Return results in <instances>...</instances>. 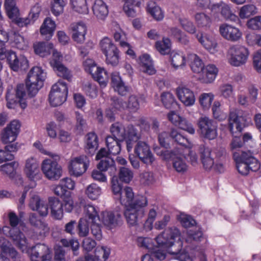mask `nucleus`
<instances>
[{
	"label": "nucleus",
	"instance_id": "1",
	"mask_svg": "<svg viewBox=\"0 0 261 261\" xmlns=\"http://www.w3.org/2000/svg\"><path fill=\"white\" fill-rule=\"evenodd\" d=\"M116 198L125 206L124 215L127 223L130 226L137 225L139 220L144 216V208L148 204L147 198L142 195L135 197L133 189L126 186Z\"/></svg>",
	"mask_w": 261,
	"mask_h": 261
},
{
	"label": "nucleus",
	"instance_id": "2",
	"mask_svg": "<svg viewBox=\"0 0 261 261\" xmlns=\"http://www.w3.org/2000/svg\"><path fill=\"white\" fill-rule=\"evenodd\" d=\"M46 73L40 67H33L28 74L26 86L28 95L33 97L43 86Z\"/></svg>",
	"mask_w": 261,
	"mask_h": 261
},
{
	"label": "nucleus",
	"instance_id": "3",
	"mask_svg": "<svg viewBox=\"0 0 261 261\" xmlns=\"http://www.w3.org/2000/svg\"><path fill=\"white\" fill-rule=\"evenodd\" d=\"M99 46L106 56V63L113 67L117 66L120 59L119 50L112 39L104 37L100 41Z\"/></svg>",
	"mask_w": 261,
	"mask_h": 261
},
{
	"label": "nucleus",
	"instance_id": "4",
	"mask_svg": "<svg viewBox=\"0 0 261 261\" xmlns=\"http://www.w3.org/2000/svg\"><path fill=\"white\" fill-rule=\"evenodd\" d=\"M199 154L203 167L206 170H210L214 166L216 159L225 154V150L224 148H219L213 151L207 146L201 145L199 148Z\"/></svg>",
	"mask_w": 261,
	"mask_h": 261
},
{
	"label": "nucleus",
	"instance_id": "5",
	"mask_svg": "<svg viewBox=\"0 0 261 261\" xmlns=\"http://www.w3.org/2000/svg\"><path fill=\"white\" fill-rule=\"evenodd\" d=\"M55 160L51 159L44 160L41 164V170L45 176L49 180L55 181L58 180L62 176V168L57 163L60 159L58 154L51 155Z\"/></svg>",
	"mask_w": 261,
	"mask_h": 261
},
{
	"label": "nucleus",
	"instance_id": "6",
	"mask_svg": "<svg viewBox=\"0 0 261 261\" xmlns=\"http://www.w3.org/2000/svg\"><path fill=\"white\" fill-rule=\"evenodd\" d=\"M249 51L247 48L240 45H233L228 50V62L232 66H240L247 60Z\"/></svg>",
	"mask_w": 261,
	"mask_h": 261
},
{
	"label": "nucleus",
	"instance_id": "7",
	"mask_svg": "<svg viewBox=\"0 0 261 261\" xmlns=\"http://www.w3.org/2000/svg\"><path fill=\"white\" fill-rule=\"evenodd\" d=\"M68 89L65 82L62 80L54 84L49 94V100L53 107L61 105L66 100Z\"/></svg>",
	"mask_w": 261,
	"mask_h": 261
},
{
	"label": "nucleus",
	"instance_id": "8",
	"mask_svg": "<svg viewBox=\"0 0 261 261\" xmlns=\"http://www.w3.org/2000/svg\"><path fill=\"white\" fill-rule=\"evenodd\" d=\"M198 132L203 138L213 140L217 136V123L206 116H202L197 121Z\"/></svg>",
	"mask_w": 261,
	"mask_h": 261
},
{
	"label": "nucleus",
	"instance_id": "9",
	"mask_svg": "<svg viewBox=\"0 0 261 261\" xmlns=\"http://www.w3.org/2000/svg\"><path fill=\"white\" fill-rule=\"evenodd\" d=\"M27 86L23 84H18L15 89V95L9 90L8 91L6 95L7 101V107L10 109L14 108L15 104L18 103L22 109H25L27 106L25 101L26 95Z\"/></svg>",
	"mask_w": 261,
	"mask_h": 261
},
{
	"label": "nucleus",
	"instance_id": "10",
	"mask_svg": "<svg viewBox=\"0 0 261 261\" xmlns=\"http://www.w3.org/2000/svg\"><path fill=\"white\" fill-rule=\"evenodd\" d=\"M169 138H171L177 143L183 146H187L191 144L189 139L181 135L177 129L171 128L169 133L163 132L159 135L158 140L160 145L167 148L169 145L168 141Z\"/></svg>",
	"mask_w": 261,
	"mask_h": 261
},
{
	"label": "nucleus",
	"instance_id": "11",
	"mask_svg": "<svg viewBox=\"0 0 261 261\" xmlns=\"http://www.w3.org/2000/svg\"><path fill=\"white\" fill-rule=\"evenodd\" d=\"M247 121L242 111L234 109L230 111L228 118V128L232 135L237 132H241Z\"/></svg>",
	"mask_w": 261,
	"mask_h": 261
},
{
	"label": "nucleus",
	"instance_id": "12",
	"mask_svg": "<svg viewBox=\"0 0 261 261\" xmlns=\"http://www.w3.org/2000/svg\"><path fill=\"white\" fill-rule=\"evenodd\" d=\"M90 161L85 155L74 158L70 163L69 169L71 174L79 177L84 174L89 167Z\"/></svg>",
	"mask_w": 261,
	"mask_h": 261
},
{
	"label": "nucleus",
	"instance_id": "13",
	"mask_svg": "<svg viewBox=\"0 0 261 261\" xmlns=\"http://www.w3.org/2000/svg\"><path fill=\"white\" fill-rule=\"evenodd\" d=\"M134 152L144 164L151 165L155 160L149 145L144 141H138L134 147Z\"/></svg>",
	"mask_w": 261,
	"mask_h": 261
},
{
	"label": "nucleus",
	"instance_id": "14",
	"mask_svg": "<svg viewBox=\"0 0 261 261\" xmlns=\"http://www.w3.org/2000/svg\"><path fill=\"white\" fill-rule=\"evenodd\" d=\"M180 239V232L176 228H171L166 232L159 235L155 240L159 247L166 248L173 245L175 240Z\"/></svg>",
	"mask_w": 261,
	"mask_h": 261
},
{
	"label": "nucleus",
	"instance_id": "15",
	"mask_svg": "<svg viewBox=\"0 0 261 261\" xmlns=\"http://www.w3.org/2000/svg\"><path fill=\"white\" fill-rule=\"evenodd\" d=\"M7 59L10 67L14 71L25 70L29 67V62L23 55L17 56L11 50L9 51Z\"/></svg>",
	"mask_w": 261,
	"mask_h": 261
},
{
	"label": "nucleus",
	"instance_id": "16",
	"mask_svg": "<svg viewBox=\"0 0 261 261\" xmlns=\"http://www.w3.org/2000/svg\"><path fill=\"white\" fill-rule=\"evenodd\" d=\"M20 123L17 120L12 121L3 129L1 135V141L3 143L15 141L19 132Z\"/></svg>",
	"mask_w": 261,
	"mask_h": 261
},
{
	"label": "nucleus",
	"instance_id": "17",
	"mask_svg": "<svg viewBox=\"0 0 261 261\" xmlns=\"http://www.w3.org/2000/svg\"><path fill=\"white\" fill-rule=\"evenodd\" d=\"M69 30L73 40L78 44H83L85 40L87 27L83 22H74L70 24Z\"/></svg>",
	"mask_w": 261,
	"mask_h": 261
},
{
	"label": "nucleus",
	"instance_id": "18",
	"mask_svg": "<svg viewBox=\"0 0 261 261\" xmlns=\"http://www.w3.org/2000/svg\"><path fill=\"white\" fill-rule=\"evenodd\" d=\"M219 32L224 38L232 42L238 41L242 37V33L238 28L227 23L220 25Z\"/></svg>",
	"mask_w": 261,
	"mask_h": 261
},
{
	"label": "nucleus",
	"instance_id": "19",
	"mask_svg": "<svg viewBox=\"0 0 261 261\" xmlns=\"http://www.w3.org/2000/svg\"><path fill=\"white\" fill-rule=\"evenodd\" d=\"M168 118L174 125L185 130L191 134L195 133V129L193 125L185 118L176 114L174 111L170 112L168 114Z\"/></svg>",
	"mask_w": 261,
	"mask_h": 261
},
{
	"label": "nucleus",
	"instance_id": "20",
	"mask_svg": "<svg viewBox=\"0 0 261 261\" xmlns=\"http://www.w3.org/2000/svg\"><path fill=\"white\" fill-rule=\"evenodd\" d=\"M24 172L27 177L31 180H37L40 178L41 173L38 162L34 158L27 160Z\"/></svg>",
	"mask_w": 261,
	"mask_h": 261
},
{
	"label": "nucleus",
	"instance_id": "21",
	"mask_svg": "<svg viewBox=\"0 0 261 261\" xmlns=\"http://www.w3.org/2000/svg\"><path fill=\"white\" fill-rule=\"evenodd\" d=\"M109 229L113 228L121 223V216L117 212H103L101 214L100 220Z\"/></svg>",
	"mask_w": 261,
	"mask_h": 261
},
{
	"label": "nucleus",
	"instance_id": "22",
	"mask_svg": "<svg viewBox=\"0 0 261 261\" xmlns=\"http://www.w3.org/2000/svg\"><path fill=\"white\" fill-rule=\"evenodd\" d=\"M176 94L178 99L186 106H191L195 101V97L193 92L186 87H178L176 89Z\"/></svg>",
	"mask_w": 261,
	"mask_h": 261
},
{
	"label": "nucleus",
	"instance_id": "23",
	"mask_svg": "<svg viewBox=\"0 0 261 261\" xmlns=\"http://www.w3.org/2000/svg\"><path fill=\"white\" fill-rule=\"evenodd\" d=\"M111 84L114 90L121 96L126 95L130 89L129 87L125 85L118 73L112 74Z\"/></svg>",
	"mask_w": 261,
	"mask_h": 261
},
{
	"label": "nucleus",
	"instance_id": "24",
	"mask_svg": "<svg viewBox=\"0 0 261 261\" xmlns=\"http://www.w3.org/2000/svg\"><path fill=\"white\" fill-rule=\"evenodd\" d=\"M48 204L51 211V217L57 220H61L63 217V203L58 198L50 197Z\"/></svg>",
	"mask_w": 261,
	"mask_h": 261
},
{
	"label": "nucleus",
	"instance_id": "25",
	"mask_svg": "<svg viewBox=\"0 0 261 261\" xmlns=\"http://www.w3.org/2000/svg\"><path fill=\"white\" fill-rule=\"evenodd\" d=\"M56 27L55 21L49 17H47L40 27V34L44 37L45 39L49 40L54 34Z\"/></svg>",
	"mask_w": 261,
	"mask_h": 261
},
{
	"label": "nucleus",
	"instance_id": "26",
	"mask_svg": "<svg viewBox=\"0 0 261 261\" xmlns=\"http://www.w3.org/2000/svg\"><path fill=\"white\" fill-rule=\"evenodd\" d=\"M245 152H242L241 155L237 152L234 153L233 159L236 162V167L238 172L244 175H246L249 173L248 164L246 161V155H244Z\"/></svg>",
	"mask_w": 261,
	"mask_h": 261
},
{
	"label": "nucleus",
	"instance_id": "27",
	"mask_svg": "<svg viewBox=\"0 0 261 261\" xmlns=\"http://www.w3.org/2000/svg\"><path fill=\"white\" fill-rule=\"evenodd\" d=\"M94 15L97 19L104 20L108 14V9L102 0H96L92 7Z\"/></svg>",
	"mask_w": 261,
	"mask_h": 261
},
{
	"label": "nucleus",
	"instance_id": "28",
	"mask_svg": "<svg viewBox=\"0 0 261 261\" xmlns=\"http://www.w3.org/2000/svg\"><path fill=\"white\" fill-rule=\"evenodd\" d=\"M48 247L44 244H37L31 248V261H39L41 257L49 251Z\"/></svg>",
	"mask_w": 261,
	"mask_h": 261
},
{
	"label": "nucleus",
	"instance_id": "29",
	"mask_svg": "<svg viewBox=\"0 0 261 261\" xmlns=\"http://www.w3.org/2000/svg\"><path fill=\"white\" fill-rule=\"evenodd\" d=\"M218 69L215 65L209 64L204 67L201 72V78L205 83H212L216 78Z\"/></svg>",
	"mask_w": 261,
	"mask_h": 261
},
{
	"label": "nucleus",
	"instance_id": "30",
	"mask_svg": "<svg viewBox=\"0 0 261 261\" xmlns=\"http://www.w3.org/2000/svg\"><path fill=\"white\" fill-rule=\"evenodd\" d=\"M86 151L91 155L93 154L98 147V140L97 135L93 132L86 135Z\"/></svg>",
	"mask_w": 261,
	"mask_h": 261
},
{
	"label": "nucleus",
	"instance_id": "31",
	"mask_svg": "<svg viewBox=\"0 0 261 261\" xmlns=\"http://www.w3.org/2000/svg\"><path fill=\"white\" fill-rule=\"evenodd\" d=\"M53 47L52 43L44 42H36L33 45L35 53L42 57L49 55Z\"/></svg>",
	"mask_w": 261,
	"mask_h": 261
},
{
	"label": "nucleus",
	"instance_id": "32",
	"mask_svg": "<svg viewBox=\"0 0 261 261\" xmlns=\"http://www.w3.org/2000/svg\"><path fill=\"white\" fill-rule=\"evenodd\" d=\"M196 37L201 45L210 51L214 50L217 46V43L214 39L206 34L198 33L196 34Z\"/></svg>",
	"mask_w": 261,
	"mask_h": 261
},
{
	"label": "nucleus",
	"instance_id": "33",
	"mask_svg": "<svg viewBox=\"0 0 261 261\" xmlns=\"http://www.w3.org/2000/svg\"><path fill=\"white\" fill-rule=\"evenodd\" d=\"M123 141H119L114 137L109 136L106 138V142L110 154L117 155L121 151V143Z\"/></svg>",
	"mask_w": 261,
	"mask_h": 261
},
{
	"label": "nucleus",
	"instance_id": "34",
	"mask_svg": "<svg viewBox=\"0 0 261 261\" xmlns=\"http://www.w3.org/2000/svg\"><path fill=\"white\" fill-rule=\"evenodd\" d=\"M91 74L95 80L98 82L100 87L104 88L107 86L109 76L104 68L97 67Z\"/></svg>",
	"mask_w": 261,
	"mask_h": 261
},
{
	"label": "nucleus",
	"instance_id": "35",
	"mask_svg": "<svg viewBox=\"0 0 261 261\" xmlns=\"http://www.w3.org/2000/svg\"><path fill=\"white\" fill-rule=\"evenodd\" d=\"M170 61L175 69L182 68L186 65V57L181 53L171 52L170 55Z\"/></svg>",
	"mask_w": 261,
	"mask_h": 261
},
{
	"label": "nucleus",
	"instance_id": "36",
	"mask_svg": "<svg viewBox=\"0 0 261 261\" xmlns=\"http://www.w3.org/2000/svg\"><path fill=\"white\" fill-rule=\"evenodd\" d=\"M141 70L149 75L155 73V70L153 68L152 61L149 55L145 54L140 57Z\"/></svg>",
	"mask_w": 261,
	"mask_h": 261
},
{
	"label": "nucleus",
	"instance_id": "37",
	"mask_svg": "<svg viewBox=\"0 0 261 261\" xmlns=\"http://www.w3.org/2000/svg\"><path fill=\"white\" fill-rule=\"evenodd\" d=\"M112 137L119 141H124L125 139V130L123 125L118 122L113 124L110 127Z\"/></svg>",
	"mask_w": 261,
	"mask_h": 261
},
{
	"label": "nucleus",
	"instance_id": "38",
	"mask_svg": "<svg viewBox=\"0 0 261 261\" xmlns=\"http://www.w3.org/2000/svg\"><path fill=\"white\" fill-rule=\"evenodd\" d=\"M147 11L157 21L162 20L164 17V12L161 8L152 2L148 3Z\"/></svg>",
	"mask_w": 261,
	"mask_h": 261
},
{
	"label": "nucleus",
	"instance_id": "39",
	"mask_svg": "<svg viewBox=\"0 0 261 261\" xmlns=\"http://www.w3.org/2000/svg\"><path fill=\"white\" fill-rule=\"evenodd\" d=\"M29 220L30 224L32 226L40 230L39 233L40 234L48 230L47 225L40 219H38L36 214L30 213Z\"/></svg>",
	"mask_w": 261,
	"mask_h": 261
},
{
	"label": "nucleus",
	"instance_id": "40",
	"mask_svg": "<svg viewBox=\"0 0 261 261\" xmlns=\"http://www.w3.org/2000/svg\"><path fill=\"white\" fill-rule=\"evenodd\" d=\"M184 158L183 154L180 152L173 161V167L178 173H184L188 169V166Z\"/></svg>",
	"mask_w": 261,
	"mask_h": 261
},
{
	"label": "nucleus",
	"instance_id": "41",
	"mask_svg": "<svg viewBox=\"0 0 261 261\" xmlns=\"http://www.w3.org/2000/svg\"><path fill=\"white\" fill-rule=\"evenodd\" d=\"M77 232L80 237H86L89 232V222L86 218H81L76 225Z\"/></svg>",
	"mask_w": 261,
	"mask_h": 261
},
{
	"label": "nucleus",
	"instance_id": "42",
	"mask_svg": "<svg viewBox=\"0 0 261 261\" xmlns=\"http://www.w3.org/2000/svg\"><path fill=\"white\" fill-rule=\"evenodd\" d=\"M195 20L198 27L208 28L211 24L210 17L203 12L196 13L194 16Z\"/></svg>",
	"mask_w": 261,
	"mask_h": 261
},
{
	"label": "nucleus",
	"instance_id": "43",
	"mask_svg": "<svg viewBox=\"0 0 261 261\" xmlns=\"http://www.w3.org/2000/svg\"><path fill=\"white\" fill-rule=\"evenodd\" d=\"M140 97L136 95H130L126 102V110L132 113H135L140 108Z\"/></svg>",
	"mask_w": 261,
	"mask_h": 261
},
{
	"label": "nucleus",
	"instance_id": "44",
	"mask_svg": "<svg viewBox=\"0 0 261 261\" xmlns=\"http://www.w3.org/2000/svg\"><path fill=\"white\" fill-rule=\"evenodd\" d=\"M85 193L92 200L98 199L101 193V189L97 184L93 183L86 188Z\"/></svg>",
	"mask_w": 261,
	"mask_h": 261
},
{
	"label": "nucleus",
	"instance_id": "45",
	"mask_svg": "<svg viewBox=\"0 0 261 261\" xmlns=\"http://www.w3.org/2000/svg\"><path fill=\"white\" fill-rule=\"evenodd\" d=\"M161 100L167 109H174L177 106L176 100L173 95L170 92H164L161 95Z\"/></svg>",
	"mask_w": 261,
	"mask_h": 261
},
{
	"label": "nucleus",
	"instance_id": "46",
	"mask_svg": "<svg viewBox=\"0 0 261 261\" xmlns=\"http://www.w3.org/2000/svg\"><path fill=\"white\" fill-rule=\"evenodd\" d=\"M191 60V68L194 72L201 73L204 68V64L201 59L195 54L190 55Z\"/></svg>",
	"mask_w": 261,
	"mask_h": 261
},
{
	"label": "nucleus",
	"instance_id": "47",
	"mask_svg": "<svg viewBox=\"0 0 261 261\" xmlns=\"http://www.w3.org/2000/svg\"><path fill=\"white\" fill-rule=\"evenodd\" d=\"M170 35L174 38L176 41L183 44H187L189 40L187 36L178 28L173 27L170 29Z\"/></svg>",
	"mask_w": 261,
	"mask_h": 261
},
{
	"label": "nucleus",
	"instance_id": "48",
	"mask_svg": "<svg viewBox=\"0 0 261 261\" xmlns=\"http://www.w3.org/2000/svg\"><path fill=\"white\" fill-rule=\"evenodd\" d=\"M18 167L17 162H12L4 164L0 166V171L3 174L8 175L10 177H13L15 174V171Z\"/></svg>",
	"mask_w": 261,
	"mask_h": 261
},
{
	"label": "nucleus",
	"instance_id": "49",
	"mask_svg": "<svg viewBox=\"0 0 261 261\" xmlns=\"http://www.w3.org/2000/svg\"><path fill=\"white\" fill-rule=\"evenodd\" d=\"M5 6L10 18H14L18 15L19 11L18 8L15 7L14 0H5Z\"/></svg>",
	"mask_w": 261,
	"mask_h": 261
},
{
	"label": "nucleus",
	"instance_id": "50",
	"mask_svg": "<svg viewBox=\"0 0 261 261\" xmlns=\"http://www.w3.org/2000/svg\"><path fill=\"white\" fill-rule=\"evenodd\" d=\"M256 8L253 5H246L243 6L240 10L239 16L242 19L248 18L256 13Z\"/></svg>",
	"mask_w": 261,
	"mask_h": 261
},
{
	"label": "nucleus",
	"instance_id": "51",
	"mask_svg": "<svg viewBox=\"0 0 261 261\" xmlns=\"http://www.w3.org/2000/svg\"><path fill=\"white\" fill-rule=\"evenodd\" d=\"M170 40L168 38H163L162 41H157L155 43L156 49L162 55L168 54L170 51Z\"/></svg>",
	"mask_w": 261,
	"mask_h": 261
},
{
	"label": "nucleus",
	"instance_id": "52",
	"mask_svg": "<svg viewBox=\"0 0 261 261\" xmlns=\"http://www.w3.org/2000/svg\"><path fill=\"white\" fill-rule=\"evenodd\" d=\"M133 175V172L130 169L125 167L120 168L119 177L121 181L128 183L132 180Z\"/></svg>",
	"mask_w": 261,
	"mask_h": 261
},
{
	"label": "nucleus",
	"instance_id": "53",
	"mask_svg": "<svg viewBox=\"0 0 261 261\" xmlns=\"http://www.w3.org/2000/svg\"><path fill=\"white\" fill-rule=\"evenodd\" d=\"M244 155H246L247 162L248 164L249 170L255 172L257 171L260 168V164L258 161L254 158L250 151H247L245 152Z\"/></svg>",
	"mask_w": 261,
	"mask_h": 261
},
{
	"label": "nucleus",
	"instance_id": "54",
	"mask_svg": "<svg viewBox=\"0 0 261 261\" xmlns=\"http://www.w3.org/2000/svg\"><path fill=\"white\" fill-rule=\"evenodd\" d=\"M214 99V95L211 93H202L199 98L200 105L203 109H208L211 106Z\"/></svg>",
	"mask_w": 261,
	"mask_h": 261
},
{
	"label": "nucleus",
	"instance_id": "55",
	"mask_svg": "<svg viewBox=\"0 0 261 261\" xmlns=\"http://www.w3.org/2000/svg\"><path fill=\"white\" fill-rule=\"evenodd\" d=\"M84 212L85 213V218H88L92 221H100V218L98 216L97 212L95 208L91 205H86L84 207Z\"/></svg>",
	"mask_w": 261,
	"mask_h": 261
},
{
	"label": "nucleus",
	"instance_id": "56",
	"mask_svg": "<svg viewBox=\"0 0 261 261\" xmlns=\"http://www.w3.org/2000/svg\"><path fill=\"white\" fill-rule=\"evenodd\" d=\"M217 6L218 7H221V14L225 18L230 19L234 21L237 19V16L231 13L230 8L228 5L221 2L218 4Z\"/></svg>",
	"mask_w": 261,
	"mask_h": 261
},
{
	"label": "nucleus",
	"instance_id": "57",
	"mask_svg": "<svg viewBox=\"0 0 261 261\" xmlns=\"http://www.w3.org/2000/svg\"><path fill=\"white\" fill-rule=\"evenodd\" d=\"M66 5L64 0H53L51 3V12L56 16H59L63 12Z\"/></svg>",
	"mask_w": 261,
	"mask_h": 261
},
{
	"label": "nucleus",
	"instance_id": "58",
	"mask_svg": "<svg viewBox=\"0 0 261 261\" xmlns=\"http://www.w3.org/2000/svg\"><path fill=\"white\" fill-rule=\"evenodd\" d=\"M243 146V143L241 142V139L239 137H234L230 144V148L233 154V158L234 157V153L237 152L241 155L242 152H247V151H244L240 149Z\"/></svg>",
	"mask_w": 261,
	"mask_h": 261
},
{
	"label": "nucleus",
	"instance_id": "59",
	"mask_svg": "<svg viewBox=\"0 0 261 261\" xmlns=\"http://www.w3.org/2000/svg\"><path fill=\"white\" fill-rule=\"evenodd\" d=\"M83 89L86 94L91 98H95L97 95V90L96 86L89 81L84 82Z\"/></svg>",
	"mask_w": 261,
	"mask_h": 261
},
{
	"label": "nucleus",
	"instance_id": "60",
	"mask_svg": "<svg viewBox=\"0 0 261 261\" xmlns=\"http://www.w3.org/2000/svg\"><path fill=\"white\" fill-rule=\"evenodd\" d=\"M71 3L72 9L78 13H86L88 12L86 0H76Z\"/></svg>",
	"mask_w": 261,
	"mask_h": 261
},
{
	"label": "nucleus",
	"instance_id": "61",
	"mask_svg": "<svg viewBox=\"0 0 261 261\" xmlns=\"http://www.w3.org/2000/svg\"><path fill=\"white\" fill-rule=\"evenodd\" d=\"M220 106V102L216 101L212 107L213 116L215 119H218L219 121L224 120L226 117V114L221 111Z\"/></svg>",
	"mask_w": 261,
	"mask_h": 261
},
{
	"label": "nucleus",
	"instance_id": "62",
	"mask_svg": "<svg viewBox=\"0 0 261 261\" xmlns=\"http://www.w3.org/2000/svg\"><path fill=\"white\" fill-rule=\"evenodd\" d=\"M12 237H13L15 245L18 247L22 251L26 249L27 246V239L22 232H19L17 236H12Z\"/></svg>",
	"mask_w": 261,
	"mask_h": 261
},
{
	"label": "nucleus",
	"instance_id": "63",
	"mask_svg": "<svg viewBox=\"0 0 261 261\" xmlns=\"http://www.w3.org/2000/svg\"><path fill=\"white\" fill-rule=\"evenodd\" d=\"M202 232L200 231H194L190 230L187 232V236L186 238V242L188 243H193L194 242H198L202 238Z\"/></svg>",
	"mask_w": 261,
	"mask_h": 261
},
{
	"label": "nucleus",
	"instance_id": "64",
	"mask_svg": "<svg viewBox=\"0 0 261 261\" xmlns=\"http://www.w3.org/2000/svg\"><path fill=\"white\" fill-rule=\"evenodd\" d=\"M58 76L63 79L70 81L71 78L70 71L63 64H61L56 67L55 69Z\"/></svg>",
	"mask_w": 261,
	"mask_h": 261
}]
</instances>
